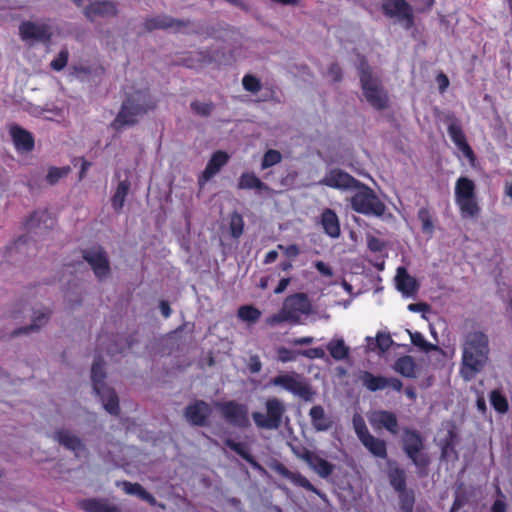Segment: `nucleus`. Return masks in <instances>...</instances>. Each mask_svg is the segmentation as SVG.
<instances>
[{
  "label": "nucleus",
  "instance_id": "obj_34",
  "mask_svg": "<svg viewBox=\"0 0 512 512\" xmlns=\"http://www.w3.org/2000/svg\"><path fill=\"white\" fill-rule=\"evenodd\" d=\"M224 444L231 450L236 452L244 460H246L253 468L259 471H265L264 468L255 460V458L246 451L244 444L237 443L230 438L226 439L224 441Z\"/></svg>",
  "mask_w": 512,
  "mask_h": 512
},
{
  "label": "nucleus",
  "instance_id": "obj_43",
  "mask_svg": "<svg viewBox=\"0 0 512 512\" xmlns=\"http://www.w3.org/2000/svg\"><path fill=\"white\" fill-rule=\"evenodd\" d=\"M190 108L198 116L209 117L213 113L215 105L212 102L193 101L190 104Z\"/></svg>",
  "mask_w": 512,
  "mask_h": 512
},
{
  "label": "nucleus",
  "instance_id": "obj_59",
  "mask_svg": "<svg viewBox=\"0 0 512 512\" xmlns=\"http://www.w3.org/2000/svg\"><path fill=\"white\" fill-rule=\"evenodd\" d=\"M327 75L335 82H339L342 79V70L338 63H332L328 69Z\"/></svg>",
  "mask_w": 512,
  "mask_h": 512
},
{
  "label": "nucleus",
  "instance_id": "obj_15",
  "mask_svg": "<svg viewBox=\"0 0 512 512\" xmlns=\"http://www.w3.org/2000/svg\"><path fill=\"white\" fill-rule=\"evenodd\" d=\"M83 14L90 22L115 18L119 14L118 4L112 0L91 1L83 9Z\"/></svg>",
  "mask_w": 512,
  "mask_h": 512
},
{
  "label": "nucleus",
  "instance_id": "obj_55",
  "mask_svg": "<svg viewBox=\"0 0 512 512\" xmlns=\"http://www.w3.org/2000/svg\"><path fill=\"white\" fill-rule=\"evenodd\" d=\"M297 352L298 351L289 350L285 347H278V360L281 362L293 361L296 359V356L299 355Z\"/></svg>",
  "mask_w": 512,
  "mask_h": 512
},
{
  "label": "nucleus",
  "instance_id": "obj_19",
  "mask_svg": "<svg viewBox=\"0 0 512 512\" xmlns=\"http://www.w3.org/2000/svg\"><path fill=\"white\" fill-rule=\"evenodd\" d=\"M19 34L22 40L31 41L32 43H48L52 36L48 25L31 21H25L20 24Z\"/></svg>",
  "mask_w": 512,
  "mask_h": 512
},
{
  "label": "nucleus",
  "instance_id": "obj_37",
  "mask_svg": "<svg viewBox=\"0 0 512 512\" xmlns=\"http://www.w3.org/2000/svg\"><path fill=\"white\" fill-rule=\"evenodd\" d=\"M130 190V182L128 180L120 181L117 185V189L115 194L113 195L111 201H112V207L116 212L121 211V209L124 206L125 198L128 195Z\"/></svg>",
  "mask_w": 512,
  "mask_h": 512
},
{
  "label": "nucleus",
  "instance_id": "obj_50",
  "mask_svg": "<svg viewBox=\"0 0 512 512\" xmlns=\"http://www.w3.org/2000/svg\"><path fill=\"white\" fill-rule=\"evenodd\" d=\"M290 481L292 483H294L295 485H298V486L303 487L309 491H312L318 495H321L320 492L318 491V489L315 488L307 478H305L304 476H302L299 473H293Z\"/></svg>",
  "mask_w": 512,
  "mask_h": 512
},
{
  "label": "nucleus",
  "instance_id": "obj_10",
  "mask_svg": "<svg viewBox=\"0 0 512 512\" xmlns=\"http://www.w3.org/2000/svg\"><path fill=\"white\" fill-rule=\"evenodd\" d=\"M266 414L253 412L252 418L256 426L261 429L277 430L282 424L286 408L284 403L276 398H269L265 403Z\"/></svg>",
  "mask_w": 512,
  "mask_h": 512
},
{
  "label": "nucleus",
  "instance_id": "obj_54",
  "mask_svg": "<svg viewBox=\"0 0 512 512\" xmlns=\"http://www.w3.org/2000/svg\"><path fill=\"white\" fill-rule=\"evenodd\" d=\"M68 50L67 49H63L60 51V53L58 54L57 58H55L51 63H50V67L55 70V71H60L62 70L66 64H67V61H68Z\"/></svg>",
  "mask_w": 512,
  "mask_h": 512
},
{
  "label": "nucleus",
  "instance_id": "obj_29",
  "mask_svg": "<svg viewBox=\"0 0 512 512\" xmlns=\"http://www.w3.org/2000/svg\"><path fill=\"white\" fill-rule=\"evenodd\" d=\"M229 157L223 151L215 152L203 172V178L207 181L216 175L220 169L227 163Z\"/></svg>",
  "mask_w": 512,
  "mask_h": 512
},
{
  "label": "nucleus",
  "instance_id": "obj_62",
  "mask_svg": "<svg viewBox=\"0 0 512 512\" xmlns=\"http://www.w3.org/2000/svg\"><path fill=\"white\" fill-rule=\"evenodd\" d=\"M141 487L142 486L139 483H131L128 481L123 482L124 491L129 495L138 496V493H139Z\"/></svg>",
  "mask_w": 512,
  "mask_h": 512
},
{
  "label": "nucleus",
  "instance_id": "obj_39",
  "mask_svg": "<svg viewBox=\"0 0 512 512\" xmlns=\"http://www.w3.org/2000/svg\"><path fill=\"white\" fill-rule=\"evenodd\" d=\"M196 60L201 64H211L221 62L224 52L220 49H207L195 53Z\"/></svg>",
  "mask_w": 512,
  "mask_h": 512
},
{
  "label": "nucleus",
  "instance_id": "obj_40",
  "mask_svg": "<svg viewBox=\"0 0 512 512\" xmlns=\"http://www.w3.org/2000/svg\"><path fill=\"white\" fill-rule=\"evenodd\" d=\"M390 485L398 493L406 490V473L401 468H394L388 474Z\"/></svg>",
  "mask_w": 512,
  "mask_h": 512
},
{
  "label": "nucleus",
  "instance_id": "obj_33",
  "mask_svg": "<svg viewBox=\"0 0 512 512\" xmlns=\"http://www.w3.org/2000/svg\"><path fill=\"white\" fill-rule=\"evenodd\" d=\"M359 379L368 390L373 392L387 387L386 377L374 376L368 371L360 372Z\"/></svg>",
  "mask_w": 512,
  "mask_h": 512
},
{
  "label": "nucleus",
  "instance_id": "obj_36",
  "mask_svg": "<svg viewBox=\"0 0 512 512\" xmlns=\"http://www.w3.org/2000/svg\"><path fill=\"white\" fill-rule=\"evenodd\" d=\"M457 439V433L455 431L454 427H451L448 430L447 436L444 440H441L440 446H441V456L444 459H448L452 456L454 458H458L457 452L455 450V442Z\"/></svg>",
  "mask_w": 512,
  "mask_h": 512
},
{
  "label": "nucleus",
  "instance_id": "obj_42",
  "mask_svg": "<svg viewBox=\"0 0 512 512\" xmlns=\"http://www.w3.org/2000/svg\"><path fill=\"white\" fill-rule=\"evenodd\" d=\"M401 512H413L415 504V494L412 489H406L398 492Z\"/></svg>",
  "mask_w": 512,
  "mask_h": 512
},
{
  "label": "nucleus",
  "instance_id": "obj_3",
  "mask_svg": "<svg viewBox=\"0 0 512 512\" xmlns=\"http://www.w3.org/2000/svg\"><path fill=\"white\" fill-rule=\"evenodd\" d=\"M357 69L363 95L367 102L377 110L386 109L388 106L387 93L363 56L360 57Z\"/></svg>",
  "mask_w": 512,
  "mask_h": 512
},
{
  "label": "nucleus",
  "instance_id": "obj_13",
  "mask_svg": "<svg viewBox=\"0 0 512 512\" xmlns=\"http://www.w3.org/2000/svg\"><path fill=\"white\" fill-rule=\"evenodd\" d=\"M384 15L395 18L405 29H410L414 23L412 7L405 0H383Z\"/></svg>",
  "mask_w": 512,
  "mask_h": 512
},
{
  "label": "nucleus",
  "instance_id": "obj_51",
  "mask_svg": "<svg viewBox=\"0 0 512 512\" xmlns=\"http://www.w3.org/2000/svg\"><path fill=\"white\" fill-rule=\"evenodd\" d=\"M353 426L359 440L370 433L367 429L364 419L359 414H355L353 416Z\"/></svg>",
  "mask_w": 512,
  "mask_h": 512
},
{
  "label": "nucleus",
  "instance_id": "obj_64",
  "mask_svg": "<svg viewBox=\"0 0 512 512\" xmlns=\"http://www.w3.org/2000/svg\"><path fill=\"white\" fill-rule=\"evenodd\" d=\"M316 269L324 276H332V269L322 261H318L315 264Z\"/></svg>",
  "mask_w": 512,
  "mask_h": 512
},
{
  "label": "nucleus",
  "instance_id": "obj_45",
  "mask_svg": "<svg viewBox=\"0 0 512 512\" xmlns=\"http://www.w3.org/2000/svg\"><path fill=\"white\" fill-rule=\"evenodd\" d=\"M244 222L242 216L238 212H233L230 216L231 236L239 238L243 233Z\"/></svg>",
  "mask_w": 512,
  "mask_h": 512
},
{
  "label": "nucleus",
  "instance_id": "obj_35",
  "mask_svg": "<svg viewBox=\"0 0 512 512\" xmlns=\"http://www.w3.org/2000/svg\"><path fill=\"white\" fill-rule=\"evenodd\" d=\"M394 369L400 373L402 376L407 378H415L416 377V363L412 356L406 355L400 357L394 365Z\"/></svg>",
  "mask_w": 512,
  "mask_h": 512
},
{
  "label": "nucleus",
  "instance_id": "obj_28",
  "mask_svg": "<svg viewBox=\"0 0 512 512\" xmlns=\"http://www.w3.org/2000/svg\"><path fill=\"white\" fill-rule=\"evenodd\" d=\"M100 397L104 409L111 415L117 416L120 412L119 400L116 392L111 387H106L103 390L96 392Z\"/></svg>",
  "mask_w": 512,
  "mask_h": 512
},
{
  "label": "nucleus",
  "instance_id": "obj_22",
  "mask_svg": "<svg viewBox=\"0 0 512 512\" xmlns=\"http://www.w3.org/2000/svg\"><path fill=\"white\" fill-rule=\"evenodd\" d=\"M368 421L375 429L385 428L393 435L399 432V425L396 415L386 410H375L368 414Z\"/></svg>",
  "mask_w": 512,
  "mask_h": 512
},
{
  "label": "nucleus",
  "instance_id": "obj_26",
  "mask_svg": "<svg viewBox=\"0 0 512 512\" xmlns=\"http://www.w3.org/2000/svg\"><path fill=\"white\" fill-rule=\"evenodd\" d=\"M321 224L327 235L332 238L340 236V223L334 210L326 208L321 214Z\"/></svg>",
  "mask_w": 512,
  "mask_h": 512
},
{
  "label": "nucleus",
  "instance_id": "obj_63",
  "mask_svg": "<svg viewBox=\"0 0 512 512\" xmlns=\"http://www.w3.org/2000/svg\"><path fill=\"white\" fill-rule=\"evenodd\" d=\"M368 247L373 252H380L384 248V243L381 240L372 237L368 240Z\"/></svg>",
  "mask_w": 512,
  "mask_h": 512
},
{
  "label": "nucleus",
  "instance_id": "obj_61",
  "mask_svg": "<svg viewBox=\"0 0 512 512\" xmlns=\"http://www.w3.org/2000/svg\"><path fill=\"white\" fill-rule=\"evenodd\" d=\"M408 310L411 311V312H422V313H425V312L430 311L431 307H430L429 304L423 303V302L412 303V304L408 305ZM422 316H423V318H426L425 314H423Z\"/></svg>",
  "mask_w": 512,
  "mask_h": 512
},
{
  "label": "nucleus",
  "instance_id": "obj_16",
  "mask_svg": "<svg viewBox=\"0 0 512 512\" xmlns=\"http://www.w3.org/2000/svg\"><path fill=\"white\" fill-rule=\"evenodd\" d=\"M320 185L328 186L339 190H356L361 182L347 172L334 168L329 170L325 177L319 181Z\"/></svg>",
  "mask_w": 512,
  "mask_h": 512
},
{
  "label": "nucleus",
  "instance_id": "obj_11",
  "mask_svg": "<svg viewBox=\"0 0 512 512\" xmlns=\"http://www.w3.org/2000/svg\"><path fill=\"white\" fill-rule=\"evenodd\" d=\"M455 195L464 216L474 217L478 214L479 207L476 202L475 184L472 180L466 177L459 178L455 187Z\"/></svg>",
  "mask_w": 512,
  "mask_h": 512
},
{
  "label": "nucleus",
  "instance_id": "obj_2",
  "mask_svg": "<svg viewBox=\"0 0 512 512\" xmlns=\"http://www.w3.org/2000/svg\"><path fill=\"white\" fill-rule=\"evenodd\" d=\"M151 108L153 106L149 104L146 93L136 91L129 94L123 100L121 109L111 123V126L117 131L126 126H134L138 122V117L144 116Z\"/></svg>",
  "mask_w": 512,
  "mask_h": 512
},
{
  "label": "nucleus",
  "instance_id": "obj_1",
  "mask_svg": "<svg viewBox=\"0 0 512 512\" xmlns=\"http://www.w3.org/2000/svg\"><path fill=\"white\" fill-rule=\"evenodd\" d=\"M489 338L482 331L469 332L463 344L460 374L465 381H471L482 372L489 361Z\"/></svg>",
  "mask_w": 512,
  "mask_h": 512
},
{
  "label": "nucleus",
  "instance_id": "obj_52",
  "mask_svg": "<svg viewBox=\"0 0 512 512\" xmlns=\"http://www.w3.org/2000/svg\"><path fill=\"white\" fill-rule=\"evenodd\" d=\"M242 84L245 90L256 93L261 89V82L252 75L244 76Z\"/></svg>",
  "mask_w": 512,
  "mask_h": 512
},
{
  "label": "nucleus",
  "instance_id": "obj_47",
  "mask_svg": "<svg viewBox=\"0 0 512 512\" xmlns=\"http://www.w3.org/2000/svg\"><path fill=\"white\" fill-rule=\"evenodd\" d=\"M260 311L253 306H242L238 310V316L243 321L256 322L260 318Z\"/></svg>",
  "mask_w": 512,
  "mask_h": 512
},
{
  "label": "nucleus",
  "instance_id": "obj_14",
  "mask_svg": "<svg viewBox=\"0 0 512 512\" xmlns=\"http://www.w3.org/2000/svg\"><path fill=\"white\" fill-rule=\"evenodd\" d=\"M82 257L91 266L98 281H104L110 277L111 269L109 259L103 249L83 250Z\"/></svg>",
  "mask_w": 512,
  "mask_h": 512
},
{
  "label": "nucleus",
  "instance_id": "obj_8",
  "mask_svg": "<svg viewBox=\"0 0 512 512\" xmlns=\"http://www.w3.org/2000/svg\"><path fill=\"white\" fill-rule=\"evenodd\" d=\"M402 441L404 452L418 468L419 474L421 476L426 475L427 467L430 464V458L423 452L424 442L420 433L416 430L406 428L404 429Z\"/></svg>",
  "mask_w": 512,
  "mask_h": 512
},
{
  "label": "nucleus",
  "instance_id": "obj_57",
  "mask_svg": "<svg viewBox=\"0 0 512 512\" xmlns=\"http://www.w3.org/2000/svg\"><path fill=\"white\" fill-rule=\"evenodd\" d=\"M298 354L302 355V356H305L307 358H324L325 357V351L320 348V347H316V348H311V349H308V350H301V351H298L297 352Z\"/></svg>",
  "mask_w": 512,
  "mask_h": 512
},
{
  "label": "nucleus",
  "instance_id": "obj_25",
  "mask_svg": "<svg viewBox=\"0 0 512 512\" xmlns=\"http://www.w3.org/2000/svg\"><path fill=\"white\" fill-rule=\"evenodd\" d=\"M395 281L397 289L407 296L414 294L418 288L416 279L410 276L404 267L397 269Z\"/></svg>",
  "mask_w": 512,
  "mask_h": 512
},
{
  "label": "nucleus",
  "instance_id": "obj_56",
  "mask_svg": "<svg viewBox=\"0 0 512 512\" xmlns=\"http://www.w3.org/2000/svg\"><path fill=\"white\" fill-rule=\"evenodd\" d=\"M418 218L422 222V228L424 231L431 232L433 225L430 219V215L427 209L421 208L418 212Z\"/></svg>",
  "mask_w": 512,
  "mask_h": 512
},
{
  "label": "nucleus",
  "instance_id": "obj_27",
  "mask_svg": "<svg viewBox=\"0 0 512 512\" xmlns=\"http://www.w3.org/2000/svg\"><path fill=\"white\" fill-rule=\"evenodd\" d=\"M13 142L18 150L29 152L34 147L32 135L19 126H12L10 129Z\"/></svg>",
  "mask_w": 512,
  "mask_h": 512
},
{
  "label": "nucleus",
  "instance_id": "obj_4",
  "mask_svg": "<svg viewBox=\"0 0 512 512\" xmlns=\"http://www.w3.org/2000/svg\"><path fill=\"white\" fill-rule=\"evenodd\" d=\"M28 312L31 313V323L14 329L10 333V338L39 333L41 329L48 324L52 315V311L49 308L43 307L35 309L30 307L26 300H20L11 309L10 317L13 319H19L23 314Z\"/></svg>",
  "mask_w": 512,
  "mask_h": 512
},
{
  "label": "nucleus",
  "instance_id": "obj_60",
  "mask_svg": "<svg viewBox=\"0 0 512 512\" xmlns=\"http://www.w3.org/2000/svg\"><path fill=\"white\" fill-rule=\"evenodd\" d=\"M248 368L252 374H257L261 371L262 363L260 361V358L257 355L250 356Z\"/></svg>",
  "mask_w": 512,
  "mask_h": 512
},
{
  "label": "nucleus",
  "instance_id": "obj_23",
  "mask_svg": "<svg viewBox=\"0 0 512 512\" xmlns=\"http://www.w3.org/2000/svg\"><path fill=\"white\" fill-rule=\"evenodd\" d=\"M311 424L316 431H328L333 427L332 418L325 412L321 405L313 406L309 411Z\"/></svg>",
  "mask_w": 512,
  "mask_h": 512
},
{
  "label": "nucleus",
  "instance_id": "obj_38",
  "mask_svg": "<svg viewBox=\"0 0 512 512\" xmlns=\"http://www.w3.org/2000/svg\"><path fill=\"white\" fill-rule=\"evenodd\" d=\"M309 467L315 471L320 477L327 478L329 477L333 470L334 465L321 458L319 455H315L312 462L309 464Z\"/></svg>",
  "mask_w": 512,
  "mask_h": 512
},
{
  "label": "nucleus",
  "instance_id": "obj_32",
  "mask_svg": "<svg viewBox=\"0 0 512 512\" xmlns=\"http://www.w3.org/2000/svg\"><path fill=\"white\" fill-rule=\"evenodd\" d=\"M239 189H254L257 192L269 191V187L262 182L254 173H243L238 182Z\"/></svg>",
  "mask_w": 512,
  "mask_h": 512
},
{
  "label": "nucleus",
  "instance_id": "obj_48",
  "mask_svg": "<svg viewBox=\"0 0 512 512\" xmlns=\"http://www.w3.org/2000/svg\"><path fill=\"white\" fill-rule=\"evenodd\" d=\"M393 340L389 333L378 332L375 338V345L380 353H384L392 346Z\"/></svg>",
  "mask_w": 512,
  "mask_h": 512
},
{
  "label": "nucleus",
  "instance_id": "obj_49",
  "mask_svg": "<svg viewBox=\"0 0 512 512\" xmlns=\"http://www.w3.org/2000/svg\"><path fill=\"white\" fill-rule=\"evenodd\" d=\"M281 154L277 150L270 149L268 150L262 159L261 167L262 169H266L268 167H271L281 161Z\"/></svg>",
  "mask_w": 512,
  "mask_h": 512
},
{
  "label": "nucleus",
  "instance_id": "obj_7",
  "mask_svg": "<svg viewBox=\"0 0 512 512\" xmlns=\"http://www.w3.org/2000/svg\"><path fill=\"white\" fill-rule=\"evenodd\" d=\"M269 384L282 387L306 402L313 401L316 396V391L312 388L308 380L305 379L303 375L296 372L275 376L270 380Z\"/></svg>",
  "mask_w": 512,
  "mask_h": 512
},
{
  "label": "nucleus",
  "instance_id": "obj_21",
  "mask_svg": "<svg viewBox=\"0 0 512 512\" xmlns=\"http://www.w3.org/2000/svg\"><path fill=\"white\" fill-rule=\"evenodd\" d=\"M444 121L448 124V133L455 145L463 152L467 158L472 160L474 158L473 150L468 145L462 128L459 125L455 115L453 113L446 114L444 116Z\"/></svg>",
  "mask_w": 512,
  "mask_h": 512
},
{
  "label": "nucleus",
  "instance_id": "obj_44",
  "mask_svg": "<svg viewBox=\"0 0 512 512\" xmlns=\"http://www.w3.org/2000/svg\"><path fill=\"white\" fill-rule=\"evenodd\" d=\"M490 401L492 406L499 413H505L508 411L507 399L497 390H494L490 394Z\"/></svg>",
  "mask_w": 512,
  "mask_h": 512
},
{
  "label": "nucleus",
  "instance_id": "obj_24",
  "mask_svg": "<svg viewBox=\"0 0 512 512\" xmlns=\"http://www.w3.org/2000/svg\"><path fill=\"white\" fill-rule=\"evenodd\" d=\"M104 368L105 361L102 356L98 355L95 357L91 368V380L95 393L108 387L105 382L106 372Z\"/></svg>",
  "mask_w": 512,
  "mask_h": 512
},
{
  "label": "nucleus",
  "instance_id": "obj_31",
  "mask_svg": "<svg viewBox=\"0 0 512 512\" xmlns=\"http://www.w3.org/2000/svg\"><path fill=\"white\" fill-rule=\"evenodd\" d=\"M326 349L336 361L346 360L349 357L350 348L345 344L342 338L331 339L327 343Z\"/></svg>",
  "mask_w": 512,
  "mask_h": 512
},
{
  "label": "nucleus",
  "instance_id": "obj_9",
  "mask_svg": "<svg viewBox=\"0 0 512 512\" xmlns=\"http://www.w3.org/2000/svg\"><path fill=\"white\" fill-rule=\"evenodd\" d=\"M143 28L147 33L154 30H165L172 33H197L194 24L189 19H178L166 14H160L148 17L143 23Z\"/></svg>",
  "mask_w": 512,
  "mask_h": 512
},
{
  "label": "nucleus",
  "instance_id": "obj_58",
  "mask_svg": "<svg viewBox=\"0 0 512 512\" xmlns=\"http://www.w3.org/2000/svg\"><path fill=\"white\" fill-rule=\"evenodd\" d=\"M271 469L274 472L278 473L279 475H281L282 477H284V478H286L288 480L291 479L292 474H293V472L289 471L287 469V467L284 464L280 463V462L273 463L271 465Z\"/></svg>",
  "mask_w": 512,
  "mask_h": 512
},
{
  "label": "nucleus",
  "instance_id": "obj_12",
  "mask_svg": "<svg viewBox=\"0 0 512 512\" xmlns=\"http://www.w3.org/2000/svg\"><path fill=\"white\" fill-rule=\"evenodd\" d=\"M50 438L60 446L71 451L76 458H80L87 452L85 442L71 429L58 427L51 434Z\"/></svg>",
  "mask_w": 512,
  "mask_h": 512
},
{
  "label": "nucleus",
  "instance_id": "obj_6",
  "mask_svg": "<svg viewBox=\"0 0 512 512\" xmlns=\"http://www.w3.org/2000/svg\"><path fill=\"white\" fill-rule=\"evenodd\" d=\"M356 190L350 200L354 211L375 217H382L385 214L386 205L370 187L361 183Z\"/></svg>",
  "mask_w": 512,
  "mask_h": 512
},
{
  "label": "nucleus",
  "instance_id": "obj_18",
  "mask_svg": "<svg viewBox=\"0 0 512 512\" xmlns=\"http://www.w3.org/2000/svg\"><path fill=\"white\" fill-rule=\"evenodd\" d=\"M284 313L288 314L290 322L297 323L302 314H309L311 303L304 293H297L287 297L283 303Z\"/></svg>",
  "mask_w": 512,
  "mask_h": 512
},
{
  "label": "nucleus",
  "instance_id": "obj_17",
  "mask_svg": "<svg viewBox=\"0 0 512 512\" xmlns=\"http://www.w3.org/2000/svg\"><path fill=\"white\" fill-rule=\"evenodd\" d=\"M219 408L223 417L229 424L239 428H246L250 425L246 405L235 401H228L219 404Z\"/></svg>",
  "mask_w": 512,
  "mask_h": 512
},
{
  "label": "nucleus",
  "instance_id": "obj_30",
  "mask_svg": "<svg viewBox=\"0 0 512 512\" xmlns=\"http://www.w3.org/2000/svg\"><path fill=\"white\" fill-rule=\"evenodd\" d=\"M360 441L374 456L382 459L387 457L386 443L384 440L376 438L369 433L360 439Z\"/></svg>",
  "mask_w": 512,
  "mask_h": 512
},
{
  "label": "nucleus",
  "instance_id": "obj_46",
  "mask_svg": "<svg viewBox=\"0 0 512 512\" xmlns=\"http://www.w3.org/2000/svg\"><path fill=\"white\" fill-rule=\"evenodd\" d=\"M71 171V168L69 166L66 167H52L49 169V172L46 176V180L49 184L54 185L56 184L61 178L66 177Z\"/></svg>",
  "mask_w": 512,
  "mask_h": 512
},
{
  "label": "nucleus",
  "instance_id": "obj_53",
  "mask_svg": "<svg viewBox=\"0 0 512 512\" xmlns=\"http://www.w3.org/2000/svg\"><path fill=\"white\" fill-rule=\"evenodd\" d=\"M105 499H86L82 502L81 507L86 512H100Z\"/></svg>",
  "mask_w": 512,
  "mask_h": 512
},
{
  "label": "nucleus",
  "instance_id": "obj_5",
  "mask_svg": "<svg viewBox=\"0 0 512 512\" xmlns=\"http://www.w3.org/2000/svg\"><path fill=\"white\" fill-rule=\"evenodd\" d=\"M55 218L46 209L34 211L25 221L24 227L27 235L20 236L13 244V249L17 252H24V247L30 243L29 234L42 235L50 231L55 226Z\"/></svg>",
  "mask_w": 512,
  "mask_h": 512
},
{
  "label": "nucleus",
  "instance_id": "obj_41",
  "mask_svg": "<svg viewBox=\"0 0 512 512\" xmlns=\"http://www.w3.org/2000/svg\"><path fill=\"white\" fill-rule=\"evenodd\" d=\"M407 333L410 335L411 342L413 345L417 346L421 351L423 352H430V351H439V346L427 342L421 333L419 332H411L410 330H407Z\"/></svg>",
  "mask_w": 512,
  "mask_h": 512
},
{
  "label": "nucleus",
  "instance_id": "obj_20",
  "mask_svg": "<svg viewBox=\"0 0 512 512\" xmlns=\"http://www.w3.org/2000/svg\"><path fill=\"white\" fill-rule=\"evenodd\" d=\"M212 409L208 403L203 400H195L184 409L186 420L193 426L203 427L208 423V418Z\"/></svg>",
  "mask_w": 512,
  "mask_h": 512
}]
</instances>
